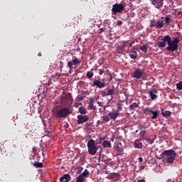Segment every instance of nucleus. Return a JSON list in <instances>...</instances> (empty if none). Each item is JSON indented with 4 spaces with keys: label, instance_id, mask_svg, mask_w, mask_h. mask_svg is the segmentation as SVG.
<instances>
[{
    "label": "nucleus",
    "instance_id": "nucleus-1",
    "mask_svg": "<svg viewBox=\"0 0 182 182\" xmlns=\"http://www.w3.org/2000/svg\"><path fill=\"white\" fill-rule=\"evenodd\" d=\"M178 43H180L178 37L175 38L172 41L170 36H165L162 39H161V41L157 43V46L159 48H166L168 44V46L166 48V50H167V52L173 53L176 52V50L178 49Z\"/></svg>",
    "mask_w": 182,
    "mask_h": 182
},
{
    "label": "nucleus",
    "instance_id": "nucleus-2",
    "mask_svg": "<svg viewBox=\"0 0 182 182\" xmlns=\"http://www.w3.org/2000/svg\"><path fill=\"white\" fill-rule=\"evenodd\" d=\"M161 159L166 161L168 164H171L177 157V153L173 149L165 150L161 154Z\"/></svg>",
    "mask_w": 182,
    "mask_h": 182
},
{
    "label": "nucleus",
    "instance_id": "nucleus-3",
    "mask_svg": "<svg viewBox=\"0 0 182 182\" xmlns=\"http://www.w3.org/2000/svg\"><path fill=\"white\" fill-rule=\"evenodd\" d=\"M72 109L68 107H62L55 112V117L58 119H66L69 114H72Z\"/></svg>",
    "mask_w": 182,
    "mask_h": 182
},
{
    "label": "nucleus",
    "instance_id": "nucleus-4",
    "mask_svg": "<svg viewBox=\"0 0 182 182\" xmlns=\"http://www.w3.org/2000/svg\"><path fill=\"white\" fill-rule=\"evenodd\" d=\"M72 102H73V98H72V94H65V92H63L60 97L61 105L66 107L67 106H70V105H72Z\"/></svg>",
    "mask_w": 182,
    "mask_h": 182
},
{
    "label": "nucleus",
    "instance_id": "nucleus-5",
    "mask_svg": "<svg viewBox=\"0 0 182 182\" xmlns=\"http://www.w3.org/2000/svg\"><path fill=\"white\" fill-rule=\"evenodd\" d=\"M87 149H88V153L91 156H95L96 153H97V150H99V148L96 146V144H95V140L90 139L87 144Z\"/></svg>",
    "mask_w": 182,
    "mask_h": 182
},
{
    "label": "nucleus",
    "instance_id": "nucleus-6",
    "mask_svg": "<svg viewBox=\"0 0 182 182\" xmlns=\"http://www.w3.org/2000/svg\"><path fill=\"white\" fill-rule=\"evenodd\" d=\"M126 6L123 4H114L112 6V15H116V14H122L124 11Z\"/></svg>",
    "mask_w": 182,
    "mask_h": 182
},
{
    "label": "nucleus",
    "instance_id": "nucleus-7",
    "mask_svg": "<svg viewBox=\"0 0 182 182\" xmlns=\"http://www.w3.org/2000/svg\"><path fill=\"white\" fill-rule=\"evenodd\" d=\"M132 77L135 79H143V80H144L146 79L144 70L140 68L136 69L132 73Z\"/></svg>",
    "mask_w": 182,
    "mask_h": 182
},
{
    "label": "nucleus",
    "instance_id": "nucleus-8",
    "mask_svg": "<svg viewBox=\"0 0 182 182\" xmlns=\"http://www.w3.org/2000/svg\"><path fill=\"white\" fill-rule=\"evenodd\" d=\"M144 112L146 114H149L152 120H154L157 119V117H159V113H160V111L159 110L153 111L150 109L149 107H146L144 109Z\"/></svg>",
    "mask_w": 182,
    "mask_h": 182
},
{
    "label": "nucleus",
    "instance_id": "nucleus-9",
    "mask_svg": "<svg viewBox=\"0 0 182 182\" xmlns=\"http://www.w3.org/2000/svg\"><path fill=\"white\" fill-rule=\"evenodd\" d=\"M124 147H126V141L122 139H119L117 141L116 150L118 153H123V150H124Z\"/></svg>",
    "mask_w": 182,
    "mask_h": 182
},
{
    "label": "nucleus",
    "instance_id": "nucleus-10",
    "mask_svg": "<svg viewBox=\"0 0 182 182\" xmlns=\"http://www.w3.org/2000/svg\"><path fill=\"white\" fill-rule=\"evenodd\" d=\"M121 177L122 176L119 173H111L109 175H107V178L108 180H112V181L116 182L119 181Z\"/></svg>",
    "mask_w": 182,
    "mask_h": 182
},
{
    "label": "nucleus",
    "instance_id": "nucleus-11",
    "mask_svg": "<svg viewBox=\"0 0 182 182\" xmlns=\"http://www.w3.org/2000/svg\"><path fill=\"white\" fill-rule=\"evenodd\" d=\"M89 121V116L87 115H77V124H83L86 122Z\"/></svg>",
    "mask_w": 182,
    "mask_h": 182
},
{
    "label": "nucleus",
    "instance_id": "nucleus-12",
    "mask_svg": "<svg viewBox=\"0 0 182 182\" xmlns=\"http://www.w3.org/2000/svg\"><path fill=\"white\" fill-rule=\"evenodd\" d=\"M92 86H96L99 89H103V87H106V83L102 82L100 79L95 80L92 82Z\"/></svg>",
    "mask_w": 182,
    "mask_h": 182
},
{
    "label": "nucleus",
    "instance_id": "nucleus-13",
    "mask_svg": "<svg viewBox=\"0 0 182 182\" xmlns=\"http://www.w3.org/2000/svg\"><path fill=\"white\" fill-rule=\"evenodd\" d=\"M157 89H153L149 92V96L151 100H156L157 99Z\"/></svg>",
    "mask_w": 182,
    "mask_h": 182
},
{
    "label": "nucleus",
    "instance_id": "nucleus-14",
    "mask_svg": "<svg viewBox=\"0 0 182 182\" xmlns=\"http://www.w3.org/2000/svg\"><path fill=\"white\" fill-rule=\"evenodd\" d=\"M142 141H143L142 139H136L134 143V148L141 150V149H143V142Z\"/></svg>",
    "mask_w": 182,
    "mask_h": 182
},
{
    "label": "nucleus",
    "instance_id": "nucleus-15",
    "mask_svg": "<svg viewBox=\"0 0 182 182\" xmlns=\"http://www.w3.org/2000/svg\"><path fill=\"white\" fill-rule=\"evenodd\" d=\"M163 1L164 0H153L152 4L154 5L155 8L160 9V8L163 6Z\"/></svg>",
    "mask_w": 182,
    "mask_h": 182
},
{
    "label": "nucleus",
    "instance_id": "nucleus-16",
    "mask_svg": "<svg viewBox=\"0 0 182 182\" xmlns=\"http://www.w3.org/2000/svg\"><path fill=\"white\" fill-rule=\"evenodd\" d=\"M108 116L110 117L111 120H116L119 117V112H110L108 113Z\"/></svg>",
    "mask_w": 182,
    "mask_h": 182
},
{
    "label": "nucleus",
    "instance_id": "nucleus-17",
    "mask_svg": "<svg viewBox=\"0 0 182 182\" xmlns=\"http://www.w3.org/2000/svg\"><path fill=\"white\" fill-rule=\"evenodd\" d=\"M70 175L68 173L64 174L61 178H60V182H69L70 181Z\"/></svg>",
    "mask_w": 182,
    "mask_h": 182
},
{
    "label": "nucleus",
    "instance_id": "nucleus-18",
    "mask_svg": "<svg viewBox=\"0 0 182 182\" xmlns=\"http://www.w3.org/2000/svg\"><path fill=\"white\" fill-rule=\"evenodd\" d=\"M107 90L108 96H111V99L109 100V102H112V100L114 97V88H107Z\"/></svg>",
    "mask_w": 182,
    "mask_h": 182
},
{
    "label": "nucleus",
    "instance_id": "nucleus-19",
    "mask_svg": "<svg viewBox=\"0 0 182 182\" xmlns=\"http://www.w3.org/2000/svg\"><path fill=\"white\" fill-rule=\"evenodd\" d=\"M102 147L104 149H112V143L109 141H104L102 142Z\"/></svg>",
    "mask_w": 182,
    "mask_h": 182
},
{
    "label": "nucleus",
    "instance_id": "nucleus-20",
    "mask_svg": "<svg viewBox=\"0 0 182 182\" xmlns=\"http://www.w3.org/2000/svg\"><path fill=\"white\" fill-rule=\"evenodd\" d=\"M164 26V21H159L156 25V29H161Z\"/></svg>",
    "mask_w": 182,
    "mask_h": 182
},
{
    "label": "nucleus",
    "instance_id": "nucleus-21",
    "mask_svg": "<svg viewBox=\"0 0 182 182\" xmlns=\"http://www.w3.org/2000/svg\"><path fill=\"white\" fill-rule=\"evenodd\" d=\"M162 116L163 117H166V119H168V117H170V116H171V112L170 111L164 112V109H162Z\"/></svg>",
    "mask_w": 182,
    "mask_h": 182
},
{
    "label": "nucleus",
    "instance_id": "nucleus-22",
    "mask_svg": "<svg viewBox=\"0 0 182 182\" xmlns=\"http://www.w3.org/2000/svg\"><path fill=\"white\" fill-rule=\"evenodd\" d=\"M78 112L80 113L81 115L86 114L87 113V111L86 110V108L85 107H80L78 108Z\"/></svg>",
    "mask_w": 182,
    "mask_h": 182
},
{
    "label": "nucleus",
    "instance_id": "nucleus-23",
    "mask_svg": "<svg viewBox=\"0 0 182 182\" xmlns=\"http://www.w3.org/2000/svg\"><path fill=\"white\" fill-rule=\"evenodd\" d=\"M33 166L36 167V168H42V167H43V164H42V163L38 161H35Z\"/></svg>",
    "mask_w": 182,
    "mask_h": 182
},
{
    "label": "nucleus",
    "instance_id": "nucleus-24",
    "mask_svg": "<svg viewBox=\"0 0 182 182\" xmlns=\"http://www.w3.org/2000/svg\"><path fill=\"white\" fill-rule=\"evenodd\" d=\"M144 136H146V131H141L139 133V140H142V141H144L146 138H144Z\"/></svg>",
    "mask_w": 182,
    "mask_h": 182
},
{
    "label": "nucleus",
    "instance_id": "nucleus-25",
    "mask_svg": "<svg viewBox=\"0 0 182 182\" xmlns=\"http://www.w3.org/2000/svg\"><path fill=\"white\" fill-rule=\"evenodd\" d=\"M129 56L131 59H137V52L136 51L129 52Z\"/></svg>",
    "mask_w": 182,
    "mask_h": 182
},
{
    "label": "nucleus",
    "instance_id": "nucleus-26",
    "mask_svg": "<svg viewBox=\"0 0 182 182\" xmlns=\"http://www.w3.org/2000/svg\"><path fill=\"white\" fill-rule=\"evenodd\" d=\"M72 62L75 66H79V65H80L81 63V62L77 58H75L74 59H73Z\"/></svg>",
    "mask_w": 182,
    "mask_h": 182
},
{
    "label": "nucleus",
    "instance_id": "nucleus-27",
    "mask_svg": "<svg viewBox=\"0 0 182 182\" xmlns=\"http://www.w3.org/2000/svg\"><path fill=\"white\" fill-rule=\"evenodd\" d=\"M139 107V105L136 102H134L132 105H129V110H134V109H137Z\"/></svg>",
    "mask_w": 182,
    "mask_h": 182
},
{
    "label": "nucleus",
    "instance_id": "nucleus-28",
    "mask_svg": "<svg viewBox=\"0 0 182 182\" xmlns=\"http://www.w3.org/2000/svg\"><path fill=\"white\" fill-rule=\"evenodd\" d=\"M89 174H90V172H89V171L87 169H85L83 173H82L81 174H80V176L81 177H82L83 178H85V177H87V176H89Z\"/></svg>",
    "mask_w": 182,
    "mask_h": 182
},
{
    "label": "nucleus",
    "instance_id": "nucleus-29",
    "mask_svg": "<svg viewBox=\"0 0 182 182\" xmlns=\"http://www.w3.org/2000/svg\"><path fill=\"white\" fill-rule=\"evenodd\" d=\"M148 49H149V47H147V46H146V45L140 46V50H141L144 53H147Z\"/></svg>",
    "mask_w": 182,
    "mask_h": 182
},
{
    "label": "nucleus",
    "instance_id": "nucleus-30",
    "mask_svg": "<svg viewBox=\"0 0 182 182\" xmlns=\"http://www.w3.org/2000/svg\"><path fill=\"white\" fill-rule=\"evenodd\" d=\"M92 72H93V68L91 69V71H88L87 73V77H88V79H92L95 75V74Z\"/></svg>",
    "mask_w": 182,
    "mask_h": 182
},
{
    "label": "nucleus",
    "instance_id": "nucleus-31",
    "mask_svg": "<svg viewBox=\"0 0 182 182\" xmlns=\"http://www.w3.org/2000/svg\"><path fill=\"white\" fill-rule=\"evenodd\" d=\"M101 119H102V122H104L105 123H107L109 122L110 118L109 117V116L105 115V116L101 117Z\"/></svg>",
    "mask_w": 182,
    "mask_h": 182
},
{
    "label": "nucleus",
    "instance_id": "nucleus-32",
    "mask_svg": "<svg viewBox=\"0 0 182 182\" xmlns=\"http://www.w3.org/2000/svg\"><path fill=\"white\" fill-rule=\"evenodd\" d=\"M106 139L105 137H99L95 141L97 144H102V141H103Z\"/></svg>",
    "mask_w": 182,
    "mask_h": 182
},
{
    "label": "nucleus",
    "instance_id": "nucleus-33",
    "mask_svg": "<svg viewBox=\"0 0 182 182\" xmlns=\"http://www.w3.org/2000/svg\"><path fill=\"white\" fill-rule=\"evenodd\" d=\"M75 182H85V178L81 176V175H79L76 178H75Z\"/></svg>",
    "mask_w": 182,
    "mask_h": 182
},
{
    "label": "nucleus",
    "instance_id": "nucleus-34",
    "mask_svg": "<svg viewBox=\"0 0 182 182\" xmlns=\"http://www.w3.org/2000/svg\"><path fill=\"white\" fill-rule=\"evenodd\" d=\"M171 22V16H167L165 18V23L166 25H168V23H170Z\"/></svg>",
    "mask_w": 182,
    "mask_h": 182
},
{
    "label": "nucleus",
    "instance_id": "nucleus-35",
    "mask_svg": "<svg viewBox=\"0 0 182 182\" xmlns=\"http://www.w3.org/2000/svg\"><path fill=\"white\" fill-rule=\"evenodd\" d=\"M176 89L178 90H182V81H180L178 83L176 84Z\"/></svg>",
    "mask_w": 182,
    "mask_h": 182
},
{
    "label": "nucleus",
    "instance_id": "nucleus-36",
    "mask_svg": "<svg viewBox=\"0 0 182 182\" xmlns=\"http://www.w3.org/2000/svg\"><path fill=\"white\" fill-rule=\"evenodd\" d=\"M146 141H148L149 144H153L154 143V139L145 138Z\"/></svg>",
    "mask_w": 182,
    "mask_h": 182
},
{
    "label": "nucleus",
    "instance_id": "nucleus-37",
    "mask_svg": "<svg viewBox=\"0 0 182 182\" xmlns=\"http://www.w3.org/2000/svg\"><path fill=\"white\" fill-rule=\"evenodd\" d=\"M119 110H123V103L121 102V103H118L117 104V112H119Z\"/></svg>",
    "mask_w": 182,
    "mask_h": 182
},
{
    "label": "nucleus",
    "instance_id": "nucleus-38",
    "mask_svg": "<svg viewBox=\"0 0 182 182\" xmlns=\"http://www.w3.org/2000/svg\"><path fill=\"white\" fill-rule=\"evenodd\" d=\"M73 62L71 60V61H69L68 63V68H70V70H72V69H73Z\"/></svg>",
    "mask_w": 182,
    "mask_h": 182
},
{
    "label": "nucleus",
    "instance_id": "nucleus-39",
    "mask_svg": "<svg viewBox=\"0 0 182 182\" xmlns=\"http://www.w3.org/2000/svg\"><path fill=\"white\" fill-rule=\"evenodd\" d=\"M88 107L90 109V110H96L97 109L94 104H89Z\"/></svg>",
    "mask_w": 182,
    "mask_h": 182
},
{
    "label": "nucleus",
    "instance_id": "nucleus-40",
    "mask_svg": "<svg viewBox=\"0 0 182 182\" xmlns=\"http://www.w3.org/2000/svg\"><path fill=\"white\" fill-rule=\"evenodd\" d=\"M76 99H77V102H82V100H83V96L78 95Z\"/></svg>",
    "mask_w": 182,
    "mask_h": 182
},
{
    "label": "nucleus",
    "instance_id": "nucleus-41",
    "mask_svg": "<svg viewBox=\"0 0 182 182\" xmlns=\"http://www.w3.org/2000/svg\"><path fill=\"white\" fill-rule=\"evenodd\" d=\"M101 95H102V97H106V96H108L107 92H106L105 91H102Z\"/></svg>",
    "mask_w": 182,
    "mask_h": 182
},
{
    "label": "nucleus",
    "instance_id": "nucleus-42",
    "mask_svg": "<svg viewBox=\"0 0 182 182\" xmlns=\"http://www.w3.org/2000/svg\"><path fill=\"white\" fill-rule=\"evenodd\" d=\"M156 23H154V21H151V24H150V27L151 28H156Z\"/></svg>",
    "mask_w": 182,
    "mask_h": 182
},
{
    "label": "nucleus",
    "instance_id": "nucleus-43",
    "mask_svg": "<svg viewBox=\"0 0 182 182\" xmlns=\"http://www.w3.org/2000/svg\"><path fill=\"white\" fill-rule=\"evenodd\" d=\"M104 73H105V70L103 69L99 70V75H100V76H102V75H103Z\"/></svg>",
    "mask_w": 182,
    "mask_h": 182
},
{
    "label": "nucleus",
    "instance_id": "nucleus-44",
    "mask_svg": "<svg viewBox=\"0 0 182 182\" xmlns=\"http://www.w3.org/2000/svg\"><path fill=\"white\" fill-rule=\"evenodd\" d=\"M124 95H125L126 97H129V92H127V90H124Z\"/></svg>",
    "mask_w": 182,
    "mask_h": 182
},
{
    "label": "nucleus",
    "instance_id": "nucleus-45",
    "mask_svg": "<svg viewBox=\"0 0 182 182\" xmlns=\"http://www.w3.org/2000/svg\"><path fill=\"white\" fill-rule=\"evenodd\" d=\"M94 103H95V100H93V98H90L89 105H94Z\"/></svg>",
    "mask_w": 182,
    "mask_h": 182
},
{
    "label": "nucleus",
    "instance_id": "nucleus-46",
    "mask_svg": "<svg viewBox=\"0 0 182 182\" xmlns=\"http://www.w3.org/2000/svg\"><path fill=\"white\" fill-rule=\"evenodd\" d=\"M143 129H144V127L143 125H139L138 126V129L139 130H143Z\"/></svg>",
    "mask_w": 182,
    "mask_h": 182
},
{
    "label": "nucleus",
    "instance_id": "nucleus-47",
    "mask_svg": "<svg viewBox=\"0 0 182 182\" xmlns=\"http://www.w3.org/2000/svg\"><path fill=\"white\" fill-rule=\"evenodd\" d=\"M85 129H89V127H90V124L86 123V124H85Z\"/></svg>",
    "mask_w": 182,
    "mask_h": 182
},
{
    "label": "nucleus",
    "instance_id": "nucleus-48",
    "mask_svg": "<svg viewBox=\"0 0 182 182\" xmlns=\"http://www.w3.org/2000/svg\"><path fill=\"white\" fill-rule=\"evenodd\" d=\"M97 105H98L100 107H103V102H97Z\"/></svg>",
    "mask_w": 182,
    "mask_h": 182
},
{
    "label": "nucleus",
    "instance_id": "nucleus-49",
    "mask_svg": "<svg viewBox=\"0 0 182 182\" xmlns=\"http://www.w3.org/2000/svg\"><path fill=\"white\" fill-rule=\"evenodd\" d=\"M63 127L64 129H69V124L65 123Z\"/></svg>",
    "mask_w": 182,
    "mask_h": 182
},
{
    "label": "nucleus",
    "instance_id": "nucleus-50",
    "mask_svg": "<svg viewBox=\"0 0 182 182\" xmlns=\"http://www.w3.org/2000/svg\"><path fill=\"white\" fill-rule=\"evenodd\" d=\"M133 45H134V41H132L131 43H129L128 48H132Z\"/></svg>",
    "mask_w": 182,
    "mask_h": 182
},
{
    "label": "nucleus",
    "instance_id": "nucleus-51",
    "mask_svg": "<svg viewBox=\"0 0 182 182\" xmlns=\"http://www.w3.org/2000/svg\"><path fill=\"white\" fill-rule=\"evenodd\" d=\"M60 63L61 65H60V69H63V62L60 61Z\"/></svg>",
    "mask_w": 182,
    "mask_h": 182
},
{
    "label": "nucleus",
    "instance_id": "nucleus-52",
    "mask_svg": "<svg viewBox=\"0 0 182 182\" xmlns=\"http://www.w3.org/2000/svg\"><path fill=\"white\" fill-rule=\"evenodd\" d=\"M117 25H123V21L120 20L117 21Z\"/></svg>",
    "mask_w": 182,
    "mask_h": 182
},
{
    "label": "nucleus",
    "instance_id": "nucleus-53",
    "mask_svg": "<svg viewBox=\"0 0 182 182\" xmlns=\"http://www.w3.org/2000/svg\"><path fill=\"white\" fill-rule=\"evenodd\" d=\"M138 160H139V161L140 163H143V158H142V157H139V158L138 159Z\"/></svg>",
    "mask_w": 182,
    "mask_h": 182
},
{
    "label": "nucleus",
    "instance_id": "nucleus-54",
    "mask_svg": "<svg viewBox=\"0 0 182 182\" xmlns=\"http://www.w3.org/2000/svg\"><path fill=\"white\" fill-rule=\"evenodd\" d=\"M136 182H146V180L144 179H141V180H139L138 181Z\"/></svg>",
    "mask_w": 182,
    "mask_h": 182
},
{
    "label": "nucleus",
    "instance_id": "nucleus-55",
    "mask_svg": "<svg viewBox=\"0 0 182 182\" xmlns=\"http://www.w3.org/2000/svg\"><path fill=\"white\" fill-rule=\"evenodd\" d=\"M100 33L105 32V29H103V28H100Z\"/></svg>",
    "mask_w": 182,
    "mask_h": 182
},
{
    "label": "nucleus",
    "instance_id": "nucleus-56",
    "mask_svg": "<svg viewBox=\"0 0 182 182\" xmlns=\"http://www.w3.org/2000/svg\"><path fill=\"white\" fill-rule=\"evenodd\" d=\"M113 79V77H112V74H109V80H112Z\"/></svg>",
    "mask_w": 182,
    "mask_h": 182
},
{
    "label": "nucleus",
    "instance_id": "nucleus-57",
    "mask_svg": "<svg viewBox=\"0 0 182 182\" xmlns=\"http://www.w3.org/2000/svg\"><path fill=\"white\" fill-rule=\"evenodd\" d=\"M141 169L144 170V166H141Z\"/></svg>",
    "mask_w": 182,
    "mask_h": 182
},
{
    "label": "nucleus",
    "instance_id": "nucleus-58",
    "mask_svg": "<svg viewBox=\"0 0 182 182\" xmlns=\"http://www.w3.org/2000/svg\"><path fill=\"white\" fill-rule=\"evenodd\" d=\"M38 56H42V53H38Z\"/></svg>",
    "mask_w": 182,
    "mask_h": 182
},
{
    "label": "nucleus",
    "instance_id": "nucleus-59",
    "mask_svg": "<svg viewBox=\"0 0 182 182\" xmlns=\"http://www.w3.org/2000/svg\"><path fill=\"white\" fill-rule=\"evenodd\" d=\"M75 107L76 108L79 107V104H75Z\"/></svg>",
    "mask_w": 182,
    "mask_h": 182
},
{
    "label": "nucleus",
    "instance_id": "nucleus-60",
    "mask_svg": "<svg viewBox=\"0 0 182 182\" xmlns=\"http://www.w3.org/2000/svg\"><path fill=\"white\" fill-rule=\"evenodd\" d=\"M136 133H139V129H137V130L135 131L134 134H136Z\"/></svg>",
    "mask_w": 182,
    "mask_h": 182
},
{
    "label": "nucleus",
    "instance_id": "nucleus-61",
    "mask_svg": "<svg viewBox=\"0 0 182 182\" xmlns=\"http://www.w3.org/2000/svg\"><path fill=\"white\" fill-rule=\"evenodd\" d=\"M104 107V110H106V106H102Z\"/></svg>",
    "mask_w": 182,
    "mask_h": 182
},
{
    "label": "nucleus",
    "instance_id": "nucleus-62",
    "mask_svg": "<svg viewBox=\"0 0 182 182\" xmlns=\"http://www.w3.org/2000/svg\"><path fill=\"white\" fill-rule=\"evenodd\" d=\"M41 112H42L41 110H38V113H41Z\"/></svg>",
    "mask_w": 182,
    "mask_h": 182
},
{
    "label": "nucleus",
    "instance_id": "nucleus-63",
    "mask_svg": "<svg viewBox=\"0 0 182 182\" xmlns=\"http://www.w3.org/2000/svg\"><path fill=\"white\" fill-rule=\"evenodd\" d=\"M95 70H97V68H95Z\"/></svg>",
    "mask_w": 182,
    "mask_h": 182
},
{
    "label": "nucleus",
    "instance_id": "nucleus-64",
    "mask_svg": "<svg viewBox=\"0 0 182 182\" xmlns=\"http://www.w3.org/2000/svg\"><path fill=\"white\" fill-rule=\"evenodd\" d=\"M40 117L42 118V115H40Z\"/></svg>",
    "mask_w": 182,
    "mask_h": 182
}]
</instances>
